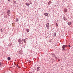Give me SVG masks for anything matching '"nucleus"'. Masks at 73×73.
<instances>
[{
  "instance_id": "nucleus-1",
  "label": "nucleus",
  "mask_w": 73,
  "mask_h": 73,
  "mask_svg": "<svg viewBox=\"0 0 73 73\" xmlns=\"http://www.w3.org/2000/svg\"><path fill=\"white\" fill-rule=\"evenodd\" d=\"M67 46H68V45H63V46H62V47L64 51H65V48Z\"/></svg>"
},
{
  "instance_id": "nucleus-2",
  "label": "nucleus",
  "mask_w": 73,
  "mask_h": 73,
  "mask_svg": "<svg viewBox=\"0 0 73 73\" xmlns=\"http://www.w3.org/2000/svg\"><path fill=\"white\" fill-rule=\"evenodd\" d=\"M18 42L19 43H21L22 42V40H21V39L19 38L18 40Z\"/></svg>"
},
{
  "instance_id": "nucleus-3",
  "label": "nucleus",
  "mask_w": 73,
  "mask_h": 73,
  "mask_svg": "<svg viewBox=\"0 0 73 73\" xmlns=\"http://www.w3.org/2000/svg\"><path fill=\"white\" fill-rule=\"evenodd\" d=\"M63 19L64 20V21H66L67 20V19H66V17L64 16L63 17Z\"/></svg>"
},
{
  "instance_id": "nucleus-4",
  "label": "nucleus",
  "mask_w": 73,
  "mask_h": 73,
  "mask_svg": "<svg viewBox=\"0 0 73 73\" xmlns=\"http://www.w3.org/2000/svg\"><path fill=\"white\" fill-rule=\"evenodd\" d=\"M46 27L47 28H49V23H47Z\"/></svg>"
},
{
  "instance_id": "nucleus-5",
  "label": "nucleus",
  "mask_w": 73,
  "mask_h": 73,
  "mask_svg": "<svg viewBox=\"0 0 73 73\" xmlns=\"http://www.w3.org/2000/svg\"><path fill=\"white\" fill-rule=\"evenodd\" d=\"M44 15H45V16H47L48 17V13H44Z\"/></svg>"
},
{
  "instance_id": "nucleus-6",
  "label": "nucleus",
  "mask_w": 73,
  "mask_h": 73,
  "mask_svg": "<svg viewBox=\"0 0 73 73\" xmlns=\"http://www.w3.org/2000/svg\"><path fill=\"white\" fill-rule=\"evenodd\" d=\"M26 5H27V6H28V5H31L29 3H26Z\"/></svg>"
},
{
  "instance_id": "nucleus-7",
  "label": "nucleus",
  "mask_w": 73,
  "mask_h": 73,
  "mask_svg": "<svg viewBox=\"0 0 73 73\" xmlns=\"http://www.w3.org/2000/svg\"><path fill=\"white\" fill-rule=\"evenodd\" d=\"M68 25H71V22H68Z\"/></svg>"
},
{
  "instance_id": "nucleus-8",
  "label": "nucleus",
  "mask_w": 73,
  "mask_h": 73,
  "mask_svg": "<svg viewBox=\"0 0 73 73\" xmlns=\"http://www.w3.org/2000/svg\"><path fill=\"white\" fill-rule=\"evenodd\" d=\"M56 33H54V37H56Z\"/></svg>"
},
{
  "instance_id": "nucleus-9",
  "label": "nucleus",
  "mask_w": 73,
  "mask_h": 73,
  "mask_svg": "<svg viewBox=\"0 0 73 73\" xmlns=\"http://www.w3.org/2000/svg\"><path fill=\"white\" fill-rule=\"evenodd\" d=\"M25 41V39L24 38L22 39V41L23 42H24Z\"/></svg>"
},
{
  "instance_id": "nucleus-10",
  "label": "nucleus",
  "mask_w": 73,
  "mask_h": 73,
  "mask_svg": "<svg viewBox=\"0 0 73 73\" xmlns=\"http://www.w3.org/2000/svg\"><path fill=\"white\" fill-rule=\"evenodd\" d=\"M64 12H67V9H64Z\"/></svg>"
},
{
  "instance_id": "nucleus-11",
  "label": "nucleus",
  "mask_w": 73,
  "mask_h": 73,
  "mask_svg": "<svg viewBox=\"0 0 73 73\" xmlns=\"http://www.w3.org/2000/svg\"><path fill=\"white\" fill-rule=\"evenodd\" d=\"M8 60H11V57H9L7 58Z\"/></svg>"
},
{
  "instance_id": "nucleus-12",
  "label": "nucleus",
  "mask_w": 73,
  "mask_h": 73,
  "mask_svg": "<svg viewBox=\"0 0 73 73\" xmlns=\"http://www.w3.org/2000/svg\"><path fill=\"white\" fill-rule=\"evenodd\" d=\"M19 21V19H18V18H16V21H17H17Z\"/></svg>"
},
{
  "instance_id": "nucleus-13",
  "label": "nucleus",
  "mask_w": 73,
  "mask_h": 73,
  "mask_svg": "<svg viewBox=\"0 0 73 73\" xmlns=\"http://www.w3.org/2000/svg\"><path fill=\"white\" fill-rule=\"evenodd\" d=\"M50 3H51V2L50 1H49V2L48 3V4H49V5H50Z\"/></svg>"
},
{
  "instance_id": "nucleus-14",
  "label": "nucleus",
  "mask_w": 73,
  "mask_h": 73,
  "mask_svg": "<svg viewBox=\"0 0 73 73\" xmlns=\"http://www.w3.org/2000/svg\"><path fill=\"white\" fill-rule=\"evenodd\" d=\"M51 55H52V56H53V55H54V53L53 52L51 54Z\"/></svg>"
},
{
  "instance_id": "nucleus-15",
  "label": "nucleus",
  "mask_w": 73,
  "mask_h": 73,
  "mask_svg": "<svg viewBox=\"0 0 73 73\" xmlns=\"http://www.w3.org/2000/svg\"><path fill=\"white\" fill-rule=\"evenodd\" d=\"M10 13V11L9 10H8V11H7V13Z\"/></svg>"
},
{
  "instance_id": "nucleus-16",
  "label": "nucleus",
  "mask_w": 73,
  "mask_h": 73,
  "mask_svg": "<svg viewBox=\"0 0 73 73\" xmlns=\"http://www.w3.org/2000/svg\"><path fill=\"white\" fill-rule=\"evenodd\" d=\"M26 31L27 32H29V29H27L26 30Z\"/></svg>"
},
{
  "instance_id": "nucleus-17",
  "label": "nucleus",
  "mask_w": 73,
  "mask_h": 73,
  "mask_svg": "<svg viewBox=\"0 0 73 73\" xmlns=\"http://www.w3.org/2000/svg\"><path fill=\"white\" fill-rule=\"evenodd\" d=\"M9 14H10V13H7V16H9Z\"/></svg>"
},
{
  "instance_id": "nucleus-18",
  "label": "nucleus",
  "mask_w": 73,
  "mask_h": 73,
  "mask_svg": "<svg viewBox=\"0 0 73 73\" xmlns=\"http://www.w3.org/2000/svg\"><path fill=\"white\" fill-rule=\"evenodd\" d=\"M40 66H38V67H37V68L38 69H40Z\"/></svg>"
},
{
  "instance_id": "nucleus-19",
  "label": "nucleus",
  "mask_w": 73,
  "mask_h": 73,
  "mask_svg": "<svg viewBox=\"0 0 73 73\" xmlns=\"http://www.w3.org/2000/svg\"><path fill=\"white\" fill-rule=\"evenodd\" d=\"M11 44L9 43V46H11Z\"/></svg>"
},
{
  "instance_id": "nucleus-20",
  "label": "nucleus",
  "mask_w": 73,
  "mask_h": 73,
  "mask_svg": "<svg viewBox=\"0 0 73 73\" xmlns=\"http://www.w3.org/2000/svg\"><path fill=\"white\" fill-rule=\"evenodd\" d=\"M56 27H58V24H57V23H56Z\"/></svg>"
},
{
  "instance_id": "nucleus-21",
  "label": "nucleus",
  "mask_w": 73,
  "mask_h": 73,
  "mask_svg": "<svg viewBox=\"0 0 73 73\" xmlns=\"http://www.w3.org/2000/svg\"><path fill=\"white\" fill-rule=\"evenodd\" d=\"M1 32H3L4 31H3V30L2 29H1Z\"/></svg>"
},
{
  "instance_id": "nucleus-22",
  "label": "nucleus",
  "mask_w": 73,
  "mask_h": 73,
  "mask_svg": "<svg viewBox=\"0 0 73 73\" xmlns=\"http://www.w3.org/2000/svg\"><path fill=\"white\" fill-rule=\"evenodd\" d=\"M1 62H0V66H1Z\"/></svg>"
},
{
  "instance_id": "nucleus-23",
  "label": "nucleus",
  "mask_w": 73,
  "mask_h": 73,
  "mask_svg": "<svg viewBox=\"0 0 73 73\" xmlns=\"http://www.w3.org/2000/svg\"><path fill=\"white\" fill-rule=\"evenodd\" d=\"M37 71H39L40 70H39L38 69H37Z\"/></svg>"
},
{
  "instance_id": "nucleus-24",
  "label": "nucleus",
  "mask_w": 73,
  "mask_h": 73,
  "mask_svg": "<svg viewBox=\"0 0 73 73\" xmlns=\"http://www.w3.org/2000/svg\"><path fill=\"white\" fill-rule=\"evenodd\" d=\"M53 57H56V55H54V56H53Z\"/></svg>"
},
{
  "instance_id": "nucleus-25",
  "label": "nucleus",
  "mask_w": 73,
  "mask_h": 73,
  "mask_svg": "<svg viewBox=\"0 0 73 73\" xmlns=\"http://www.w3.org/2000/svg\"><path fill=\"white\" fill-rule=\"evenodd\" d=\"M68 46H69V47H70V45L69 44L68 45Z\"/></svg>"
},
{
  "instance_id": "nucleus-26",
  "label": "nucleus",
  "mask_w": 73,
  "mask_h": 73,
  "mask_svg": "<svg viewBox=\"0 0 73 73\" xmlns=\"http://www.w3.org/2000/svg\"><path fill=\"white\" fill-rule=\"evenodd\" d=\"M17 67H18L19 68V66H18V64H17Z\"/></svg>"
},
{
  "instance_id": "nucleus-27",
  "label": "nucleus",
  "mask_w": 73,
  "mask_h": 73,
  "mask_svg": "<svg viewBox=\"0 0 73 73\" xmlns=\"http://www.w3.org/2000/svg\"><path fill=\"white\" fill-rule=\"evenodd\" d=\"M55 58H58L57 57H56V56H55Z\"/></svg>"
},
{
  "instance_id": "nucleus-28",
  "label": "nucleus",
  "mask_w": 73,
  "mask_h": 73,
  "mask_svg": "<svg viewBox=\"0 0 73 73\" xmlns=\"http://www.w3.org/2000/svg\"><path fill=\"white\" fill-rule=\"evenodd\" d=\"M8 1H10V0H7Z\"/></svg>"
},
{
  "instance_id": "nucleus-29",
  "label": "nucleus",
  "mask_w": 73,
  "mask_h": 73,
  "mask_svg": "<svg viewBox=\"0 0 73 73\" xmlns=\"http://www.w3.org/2000/svg\"><path fill=\"white\" fill-rule=\"evenodd\" d=\"M23 44V42H22L21 43V44Z\"/></svg>"
},
{
  "instance_id": "nucleus-30",
  "label": "nucleus",
  "mask_w": 73,
  "mask_h": 73,
  "mask_svg": "<svg viewBox=\"0 0 73 73\" xmlns=\"http://www.w3.org/2000/svg\"><path fill=\"white\" fill-rule=\"evenodd\" d=\"M31 4H32V3H30Z\"/></svg>"
},
{
  "instance_id": "nucleus-31",
  "label": "nucleus",
  "mask_w": 73,
  "mask_h": 73,
  "mask_svg": "<svg viewBox=\"0 0 73 73\" xmlns=\"http://www.w3.org/2000/svg\"><path fill=\"white\" fill-rule=\"evenodd\" d=\"M30 73H33V72H30Z\"/></svg>"
}]
</instances>
